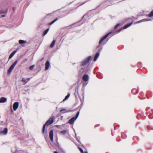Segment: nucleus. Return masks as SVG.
I'll return each instance as SVG.
<instances>
[{
    "instance_id": "nucleus-20",
    "label": "nucleus",
    "mask_w": 153,
    "mask_h": 153,
    "mask_svg": "<svg viewBox=\"0 0 153 153\" xmlns=\"http://www.w3.org/2000/svg\"><path fill=\"white\" fill-rule=\"evenodd\" d=\"M70 94L68 93V95L65 97V98L63 100V101H65V100H67L70 96Z\"/></svg>"
},
{
    "instance_id": "nucleus-21",
    "label": "nucleus",
    "mask_w": 153,
    "mask_h": 153,
    "mask_svg": "<svg viewBox=\"0 0 153 153\" xmlns=\"http://www.w3.org/2000/svg\"><path fill=\"white\" fill-rule=\"evenodd\" d=\"M7 9H6V10L5 11L3 10H1L0 11V14L6 13L7 12Z\"/></svg>"
},
{
    "instance_id": "nucleus-30",
    "label": "nucleus",
    "mask_w": 153,
    "mask_h": 153,
    "mask_svg": "<svg viewBox=\"0 0 153 153\" xmlns=\"http://www.w3.org/2000/svg\"><path fill=\"white\" fill-rule=\"evenodd\" d=\"M34 67V65H32L29 67V69L32 70H33V68Z\"/></svg>"
},
{
    "instance_id": "nucleus-13",
    "label": "nucleus",
    "mask_w": 153,
    "mask_h": 153,
    "mask_svg": "<svg viewBox=\"0 0 153 153\" xmlns=\"http://www.w3.org/2000/svg\"><path fill=\"white\" fill-rule=\"evenodd\" d=\"M17 51V50H16L13 51L10 55L9 57V59H10L11 58Z\"/></svg>"
},
{
    "instance_id": "nucleus-29",
    "label": "nucleus",
    "mask_w": 153,
    "mask_h": 153,
    "mask_svg": "<svg viewBox=\"0 0 153 153\" xmlns=\"http://www.w3.org/2000/svg\"><path fill=\"white\" fill-rule=\"evenodd\" d=\"M18 62V61L17 60L12 65L13 67H15V65H16V64H17Z\"/></svg>"
},
{
    "instance_id": "nucleus-39",
    "label": "nucleus",
    "mask_w": 153,
    "mask_h": 153,
    "mask_svg": "<svg viewBox=\"0 0 153 153\" xmlns=\"http://www.w3.org/2000/svg\"><path fill=\"white\" fill-rule=\"evenodd\" d=\"M44 57H43V58L41 60H42V59H44Z\"/></svg>"
},
{
    "instance_id": "nucleus-9",
    "label": "nucleus",
    "mask_w": 153,
    "mask_h": 153,
    "mask_svg": "<svg viewBox=\"0 0 153 153\" xmlns=\"http://www.w3.org/2000/svg\"><path fill=\"white\" fill-rule=\"evenodd\" d=\"M50 66V64L49 62V61H47L46 62L45 64V71L47 70L48 68H49Z\"/></svg>"
},
{
    "instance_id": "nucleus-5",
    "label": "nucleus",
    "mask_w": 153,
    "mask_h": 153,
    "mask_svg": "<svg viewBox=\"0 0 153 153\" xmlns=\"http://www.w3.org/2000/svg\"><path fill=\"white\" fill-rule=\"evenodd\" d=\"M108 41V39H100L99 43V45H103L105 44Z\"/></svg>"
},
{
    "instance_id": "nucleus-25",
    "label": "nucleus",
    "mask_w": 153,
    "mask_h": 153,
    "mask_svg": "<svg viewBox=\"0 0 153 153\" xmlns=\"http://www.w3.org/2000/svg\"><path fill=\"white\" fill-rule=\"evenodd\" d=\"M121 26V24L120 23L118 24L115 25L114 27V29H116L118 28V27H120Z\"/></svg>"
},
{
    "instance_id": "nucleus-7",
    "label": "nucleus",
    "mask_w": 153,
    "mask_h": 153,
    "mask_svg": "<svg viewBox=\"0 0 153 153\" xmlns=\"http://www.w3.org/2000/svg\"><path fill=\"white\" fill-rule=\"evenodd\" d=\"M19 103L18 102H15L13 105V109L14 111H16L18 107Z\"/></svg>"
},
{
    "instance_id": "nucleus-36",
    "label": "nucleus",
    "mask_w": 153,
    "mask_h": 153,
    "mask_svg": "<svg viewBox=\"0 0 153 153\" xmlns=\"http://www.w3.org/2000/svg\"><path fill=\"white\" fill-rule=\"evenodd\" d=\"M13 10H15V7H13Z\"/></svg>"
},
{
    "instance_id": "nucleus-31",
    "label": "nucleus",
    "mask_w": 153,
    "mask_h": 153,
    "mask_svg": "<svg viewBox=\"0 0 153 153\" xmlns=\"http://www.w3.org/2000/svg\"><path fill=\"white\" fill-rule=\"evenodd\" d=\"M79 150H80V152H82V153H83V151L82 149L81 148H79Z\"/></svg>"
},
{
    "instance_id": "nucleus-34",
    "label": "nucleus",
    "mask_w": 153,
    "mask_h": 153,
    "mask_svg": "<svg viewBox=\"0 0 153 153\" xmlns=\"http://www.w3.org/2000/svg\"><path fill=\"white\" fill-rule=\"evenodd\" d=\"M27 79V80H28V82L30 80V78H28Z\"/></svg>"
},
{
    "instance_id": "nucleus-22",
    "label": "nucleus",
    "mask_w": 153,
    "mask_h": 153,
    "mask_svg": "<svg viewBox=\"0 0 153 153\" xmlns=\"http://www.w3.org/2000/svg\"><path fill=\"white\" fill-rule=\"evenodd\" d=\"M137 90L136 89H133L132 90V91H131L132 94H136L137 93Z\"/></svg>"
},
{
    "instance_id": "nucleus-19",
    "label": "nucleus",
    "mask_w": 153,
    "mask_h": 153,
    "mask_svg": "<svg viewBox=\"0 0 153 153\" xmlns=\"http://www.w3.org/2000/svg\"><path fill=\"white\" fill-rule=\"evenodd\" d=\"M146 21V19H142V20H141L140 21L136 22H134V24H137L140 23L142 22H144Z\"/></svg>"
},
{
    "instance_id": "nucleus-27",
    "label": "nucleus",
    "mask_w": 153,
    "mask_h": 153,
    "mask_svg": "<svg viewBox=\"0 0 153 153\" xmlns=\"http://www.w3.org/2000/svg\"><path fill=\"white\" fill-rule=\"evenodd\" d=\"M66 132L67 131L66 130H64L60 131V133L64 135L66 134Z\"/></svg>"
},
{
    "instance_id": "nucleus-38",
    "label": "nucleus",
    "mask_w": 153,
    "mask_h": 153,
    "mask_svg": "<svg viewBox=\"0 0 153 153\" xmlns=\"http://www.w3.org/2000/svg\"><path fill=\"white\" fill-rule=\"evenodd\" d=\"M84 153H88L87 152H85Z\"/></svg>"
},
{
    "instance_id": "nucleus-23",
    "label": "nucleus",
    "mask_w": 153,
    "mask_h": 153,
    "mask_svg": "<svg viewBox=\"0 0 153 153\" xmlns=\"http://www.w3.org/2000/svg\"><path fill=\"white\" fill-rule=\"evenodd\" d=\"M27 42L26 41H25L23 40H20L19 41V43L20 44H22L23 43H26Z\"/></svg>"
},
{
    "instance_id": "nucleus-10",
    "label": "nucleus",
    "mask_w": 153,
    "mask_h": 153,
    "mask_svg": "<svg viewBox=\"0 0 153 153\" xmlns=\"http://www.w3.org/2000/svg\"><path fill=\"white\" fill-rule=\"evenodd\" d=\"M49 137L51 140L53 142V131L51 130L49 133Z\"/></svg>"
},
{
    "instance_id": "nucleus-17",
    "label": "nucleus",
    "mask_w": 153,
    "mask_h": 153,
    "mask_svg": "<svg viewBox=\"0 0 153 153\" xmlns=\"http://www.w3.org/2000/svg\"><path fill=\"white\" fill-rule=\"evenodd\" d=\"M56 42V40H53V41L51 42V44L50 45V47L51 48H53L55 44V42Z\"/></svg>"
},
{
    "instance_id": "nucleus-6",
    "label": "nucleus",
    "mask_w": 153,
    "mask_h": 153,
    "mask_svg": "<svg viewBox=\"0 0 153 153\" xmlns=\"http://www.w3.org/2000/svg\"><path fill=\"white\" fill-rule=\"evenodd\" d=\"M132 22H131V23H130L129 24L126 25H125L123 27V28H121L119 30L117 31V33H118L120 32V31H122L123 29H126V28H128V27H129L132 24Z\"/></svg>"
},
{
    "instance_id": "nucleus-15",
    "label": "nucleus",
    "mask_w": 153,
    "mask_h": 153,
    "mask_svg": "<svg viewBox=\"0 0 153 153\" xmlns=\"http://www.w3.org/2000/svg\"><path fill=\"white\" fill-rule=\"evenodd\" d=\"M60 112H61L62 113H63L68 112L69 111L66 109H65L64 108H62L60 110Z\"/></svg>"
},
{
    "instance_id": "nucleus-35",
    "label": "nucleus",
    "mask_w": 153,
    "mask_h": 153,
    "mask_svg": "<svg viewBox=\"0 0 153 153\" xmlns=\"http://www.w3.org/2000/svg\"><path fill=\"white\" fill-rule=\"evenodd\" d=\"M27 59H25V61H24L25 62H26L27 61Z\"/></svg>"
},
{
    "instance_id": "nucleus-28",
    "label": "nucleus",
    "mask_w": 153,
    "mask_h": 153,
    "mask_svg": "<svg viewBox=\"0 0 153 153\" xmlns=\"http://www.w3.org/2000/svg\"><path fill=\"white\" fill-rule=\"evenodd\" d=\"M49 30V29L48 28V29H47L45 31H44V32H43V35L44 36L45 35L47 34V33L48 32Z\"/></svg>"
},
{
    "instance_id": "nucleus-1",
    "label": "nucleus",
    "mask_w": 153,
    "mask_h": 153,
    "mask_svg": "<svg viewBox=\"0 0 153 153\" xmlns=\"http://www.w3.org/2000/svg\"><path fill=\"white\" fill-rule=\"evenodd\" d=\"M91 59V56H89L82 61L81 65V69L80 71L81 73H83L84 71H87V68L84 67V66L88 63Z\"/></svg>"
},
{
    "instance_id": "nucleus-4",
    "label": "nucleus",
    "mask_w": 153,
    "mask_h": 153,
    "mask_svg": "<svg viewBox=\"0 0 153 153\" xmlns=\"http://www.w3.org/2000/svg\"><path fill=\"white\" fill-rule=\"evenodd\" d=\"M115 34V33L113 32H111L105 35L102 38H106L108 37L110 38L113 36Z\"/></svg>"
},
{
    "instance_id": "nucleus-24",
    "label": "nucleus",
    "mask_w": 153,
    "mask_h": 153,
    "mask_svg": "<svg viewBox=\"0 0 153 153\" xmlns=\"http://www.w3.org/2000/svg\"><path fill=\"white\" fill-rule=\"evenodd\" d=\"M153 16V10L150 12V13L148 15L149 17H151Z\"/></svg>"
},
{
    "instance_id": "nucleus-33",
    "label": "nucleus",
    "mask_w": 153,
    "mask_h": 153,
    "mask_svg": "<svg viewBox=\"0 0 153 153\" xmlns=\"http://www.w3.org/2000/svg\"><path fill=\"white\" fill-rule=\"evenodd\" d=\"M5 15H1V17H5Z\"/></svg>"
},
{
    "instance_id": "nucleus-11",
    "label": "nucleus",
    "mask_w": 153,
    "mask_h": 153,
    "mask_svg": "<svg viewBox=\"0 0 153 153\" xmlns=\"http://www.w3.org/2000/svg\"><path fill=\"white\" fill-rule=\"evenodd\" d=\"M8 131V129L7 128H5L3 130L1 131L0 132V134H4L6 135L7 134Z\"/></svg>"
},
{
    "instance_id": "nucleus-2",
    "label": "nucleus",
    "mask_w": 153,
    "mask_h": 153,
    "mask_svg": "<svg viewBox=\"0 0 153 153\" xmlns=\"http://www.w3.org/2000/svg\"><path fill=\"white\" fill-rule=\"evenodd\" d=\"M55 119V118L54 117H51L46 122L45 124L43 126L42 129V132L43 133L45 132L46 125L47 126H48L52 123L53 122V120Z\"/></svg>"
},
{
    "instance_id": "nucleus-8",
    "label": "nucleus",
    "mask_w": 153,
    "mask_h": 153,
    "mask_svg": "<svg viewBox=\"0 0 153 153\" xmlns=\"http://www.w3.org/2000/svg\"><path fill=\"white\" fill-rule=\"evenodd\" d=\"M101 50H102V48H101V49H99V52H97L96 53V54L95 55V56L94 57V62L96 61L97 60V58L99 57V55H100V52H99L101 51Z\"/></svg>"
},
{
    "instance_id": "nucleus-3",
    "label": "nucleus",
    "mask_w": 153,
    "mask_h": 153,
    "mask_svg": "<svg viewBox=\"0 0 153 153\" xmlns=\"http://www.w3.org/2000/svg\"><path fill=\"white\" fill-rule=\"evenodd\" d=\"M79 112L78 111L77 113L76 114V117H73L71 119L68 121V123L70 124H73L74 121L77 119V117H78L79 114Z\"/></svg>"
},
{
    "instance_id": "nucleus-32",
    "label": "nucleus",
    "mask_w": 153,
    "mask_h": 153,
    "mask_svg": "<svg viewBox=\"0 0 153 153\" xmlns=\"http://www.w3.org/2000/svg\"><path fill=\"white\" fill-rule=\"evenodd\" d=\"M147 128L148 129H149L150 128H151L152 129H153L152 128H150V126H147Z\"/></svg>"
},
{
    "instance_id": "nucleus-40",
    "label": "nucleus",
    "mask_w": 153,
    "mask_h": 153,
    "mask_svg": "<svg viewBox=\"0 0 153 153\" xmlns=\"http://www.w3.org/2000/svg\"><path fill=\"white\" fill-rule=\"evenodd\" d=\"M99 47H100V46H98V47H97V48H99Z\"/></svg>"
},
{
    "instance_id": "nucleus-12",
    "label": "nucleus",
    "mask_w": 153,
    "mask_h": 153,
    "mask_svg": "<svg viewBox=\"0 0 153 153\" xmlns=\"http://www.w3.org/2000/svg\"><path fill=\"white\" fill-rule=\"evenodd\" d=\"M82 79L84 81H87L89 79L88 76L87 74H85L83 76Z\"/></svg>"
},
{
    "instance_id": "nucleus-16",
    "label": "nucleus",
    "mask_w": 153,
    "mask_h": 153,
    "mask_svg": "<svg viewBox=\"0 0 153 153\" xmlns=\"http://www.w3.org/2000/svg\"><path fill=\"white\" fill-rule=\"evenodd\" d=\"M14 68V67L12 65L10 67L7 72V74H10L12 71L13 69Z\"/></svg>"
},
{
    "instance_id": "nucleus-14",
    "label": "nucleus",
    "mask_w": 153,
    "mask_h": 153,
    "mask_svg": "<svg viewBox=\"0 0 153 153\" xmlns=\"http://www.w3.org/2000/svg\"><path fill=\"white\" fill-rule=\"evenodd\" d=\"M7 98L4 97H1L0 98V103H3L6 102Z\"/></svg>"
},
{
    "instance_id": "nucleus-26",
    "label": "nucleus",
    "mask_w": 153,
    "mask_h": 153,
    "mask_svg": "<svg viewBox=\"0 0 153 153\" xmlns=\"http://www.w3.org/2000/svg\"><path fill=\"white\" fill-rule=\"evenodd\" d=\"M22 81L23 82H25L24 84H25L28 82V80H27V79H26L24 78H23L22 79Z\"/></svg>"
},
{
    "instance_id": "nucleus-18",
    "label": "nucleus",
    "mask_w": 153,
    "mask_h": 153,
    "mask_svg": "<svg viewBox=\"0 0 153 153\" xmlns=\"http://www.w3.org/2000/svg\"><path fill=\"white\" fill-rule=\"evenodd\" d=\"M58 18H56L55 20H54L52 21L51 22L49 23L48 24V25L49 26L53 24V23H54L55 22H56V21H57L58 20Z\"/></svg>"
},
{
    "instance_id": "nucleus-37",
    "label": "nucleus",
    "mask_w": 153,
    "mask_h": 153,
    "mask_svg": "<svg viewBox=\"0 0 153 153\" xmlns=\"http://www.w3.org/2000/svg\"><path fill=\"white\" fill-rule=\"evenodd\" d=\"M54 153H58V152L56 151H54Z\"/></svg>"
}]
</instances>
